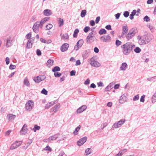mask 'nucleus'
Masks as SVG:
<instances>
[{
  "label": "nucleus",
  "instance_id": "obj_1",
  "mask_svg": "<svg viewBox=\"0 0 156 156\" xmlns=\"http://www.w3.org/2000/svg\"><path fill=\"white\" fill-rule=\"evenodd\" d=\"M135 47V45L129 42H127L121 46V48L122 49L123 54L127 55L132 51L133 48Z\"/></svg>",
  "mask_w": 156,
  "mask_h": 156
},
{
  "label": "nucleus",
  "instance_id": "obj_2",
  "mask_svg": "<svg viewBox=\"0 0 156 156\" xmlns=\"http://www.w3.org/2000/svg\"><path fill=\"white\" fill-rule=\"evenodd\" d=\"M91 34H89L87 36L86 39V43L87 44H91L94 41L95 39H96L95 36L94 35H92Z\"/></svg>",
  "mask_w": 156,
  "mask_h": 156
},
{
  "label": "nucleus",
  "instance_id": "obj_3",
  "mask_svg": "<svg viewBox=\"0 0 156 156\" xmlns=\"http://www.w3.org/2000/svg\"><path fill=\"white\" fill-rule=\"evenodd\" d=\"M34 107V102L31 100L29 101L26 104L25 108L28 111H31Z\"/></svg>",
  "mask_w": 156,
  "mask_h": 156
},
{
  "label": "nucleus",
  "instance_id": "obj_4",
  "mask_svg": "<svg viewBox=\"0 0 156 156\" xmlns=\"http://www.w3.org/2000/svg\"><path fill=\"white\" fill-rule=\"evenodd\" d=\"M138 37H140L138 41V43L140 45H144L148 43V41L147 40V37L146 36H144L141 37L140 36H138Z\"/></svg>",
  "mask_w": 156,
  "mask_h": 156
},
{
  "label": "nucleus",
  "instance_id": "obj_5",
  "mask_svg": "<svg viewBox=\"0 0 156 156\" xmlns=\"http://www.w3.org/2000/svg\"><path fill=\"white\" fill-rule=\"evenodd\" d=\"M100 40L104 42H108L111 41V38L110 36L108 34L101 36L100 38Z\"/></svg>",
  "mask_w": 156,
  "mask_h": 156
},
{
  "label": "nucleus",
  "instance_id": "obj_6",
  "mask_svg": "<svg viewBox=\"0 0 156 156\" xmlns=\"http://www.w3.org/2000/svg\"><path fill=\"white\" fill-rule=\"evenodd\" d=\"M89 62L90 65L93 66L97 67L101 66L100 63L95 60L94 58H92L90 60Z\"/></svg>",
  "mask_w": 156,
  "mask_h": 156
},
{
  "label": "nucleus",
  "instance_id": "obj_7",
  "mask_svg": "<svg viewBox=\"0 0 156 156\" xmlns=\"http://www.w3.org/2000/svg\"><path fill=\"white\" fill-rule=\"evenodd\" d=\"M46 78V76L44 75H39L34 78L33 80L36 83H39L44 80Z\"/></svg>",
  "mask_w": 156,
  "mask_h": 156
},
{
  "label": "nucleus",
  "instance_id": "obj_8",
  "mask_svg": "<svg viewBox=\"0 0 156 156\" xmlns=\"http://www.w3.org/2000/svg\"><path fill=\"white\" fill-rule=\"evenodd\" d=\"M125 119H123L118 122L117 123H115L113 125L112 127L116 128L119 127L125 123Z\"/></svg>",
  "mask_w": 156,
  "mask_h": 156
},
{
  "label": "nucleus",
  "instance_id": "obj_9",
  "mask_svg": "<svg viewBox=\"0 0 156 156\" xmlns=\"http://www.w3.org/2000/svg\"><path fill=\"white\" fill-rule=\"evenodd\" d=\"M83 41L82 39L79 40L77 43L74 47V49L76 51L78 50L81 47L83 43Z\"/></svg>",
  "mask_w": 156,
  "mask_h": 156
},
{
  "label": "nucleus",
  "instance_id": "obj_10",
  "mask_svg": "<svg viewBox=\"0 0 156 156\" xmlns=\"http://www.w3.org/2000/svg\"><path fill=\"white\" fill-rule=\"evenodd\" d=\"M21 141H16L12 144L10 147V150H13L17 148L21 144Z\"/></svg>",
  "mask_w": 156,
  "mask_h": 156
},
{
  "label": "nucleus",
  "instance_id": "obj_11",
  "mask_svg": "<svg viewBox=\"0 0 156 156\" xmlns=\"http://www.w3.org/2000/svg\"><path fill=\"white\" fill-rule=\"evenodd\" d=\"M87 138L86 136H84L79 140L77 142V144L79 146L82 145L87 141Z\"/></svg>",
  "mask_w": 156,
  "mask_h": 156
},
{
  "label": "nucleus",
  "instance_id": "obj_12",
  "mask_svg": "<svg viewBox=\"0 0 156 156\" xmlns=\"http://www.w3.org/2000/svg\"><path fill=\"white\" fill-rule=\"evenodd\" d=\"M69 46V44L67 43L63 44L61 47L60 50L61 51L64 52L66 51Z\"/></svg>",
  "mask_w": 156,
  "mask_h": 156
},
{
  "label": "nucleus",
  "instance_id": "obj_13",
  "mask_svg": "<svg viewBox=\"0 0 156 156\" xmlns=\"http://www.w3.org/2000/svg\"><path fill=\"white\" fill-rule=\"evenodd\" d=\"M60 107V104H58L56 105L54 107H52L51 109V112L54 113L56 112L58 110L59 108Z\"/></svg>",
  "mask_w": 156,
  "mask_h": 156
},
{
  "label": "nucleus",
  "instance_id": "obj_14",
  "mask_svg": "<svg viewBox=\"0 0 156 156\" xmlns=\"http://www.w3.org/2000/svg\"><path fill=\"white\" fill-rule=\"evenodd\" d=\"M87 108L86 105H83L79 108L76 111L77 113H80L85 110Z\"/></svg>",
  "mask_w": 156,
  "mask_h": 156
},
{
  "label": "nucleus",
  "instance_id": "obj_15",
  "mask_svg": "<svg viewBox=\"0 0 156 156\" xmlns=\"http://www.w3.org/2000/svg\"><path fill=\"white\" fill-rule=\"evenodd\" d=\"M38 21L36 22L34 24L33 27V30L36 33H37L39 31V27L37 25H38Z\"/></svg>",
  "mask_w": 156,
  "mask_h": 156
},
{
  "label": "nucleus",
  "instance_id": "obj_16",
  "mask_svg": "<svg viewBox=\"0 0 156 156\" xmlns=\"http://www.w3.org/2000/svg\"><path fill=\"white\" fill-rule=\"evenodd\" d=\"M128 27L127 25L123 26L122 27V34L121 37H123V35L124 34H126L128 32Z\"/></svg>",
  "mask_w": 156,
  "mask_h": 156
},
{
  "label": "nucleus",
  "instance_id": "obj_17",
  "mask_svg": "<svg viewBox=\"0 0 156 156\" xmlns=\"http://www.w3.org/2000/svg\"><path fill=\"white\" fill-rule=\"evenodd\" d=\"M43 13L44 16H50L52 14L51 11L48 9L44 10L43 12Z\"/></svg>",
  "mask_w": 156,
  "mask_h": 156
},
{
  "label": "nucleus",
  "instance_id": "obj_18",
  "mask_svg": "<svg viewBox=\"0 0 156 156\" xmlns=\"http://www.w3.org/2000/svg\"><path fill=\"white\" fill-rule=\"evenodd\" d=\"M12 44V42L11 40V37L10 36L8 38L7 40L6 46L7 47L11 46Z\"/></svg>",
  "mask_w": 156,
  "mask_h": 156
},
{
  "label": "nucleus",
  "instance_id": "obj_19",
  "mask_svg": "<svg viewBox=\"0 0 156 156\" xmlns=\"http://www.w3.org/2000/svg\"><path fill=\"white\" fill-rule=\"evenodd\" d=\"M134 35L131 33V31L129 30V32L126 36V38L128 40H129L131 39Z\"/></svg>",
  "mask_w": 156,
  "mask_h": 156
},
{
  "label": "nucleus",
  "instance_id": "obj_20",
  "mask_svg": "<svg viewBox=\"0 0 156 156\" xmlns=\"http://www.w3.org/2000/svg\"><path fill=\"white\" fill-rule=\"evenodd\" d=\"M128 65L126 63H123L120 68L121 70H125L126 69Z\"/></svg>",
  "mask_w": 156,
  "mask_h": 156
},
{
  "label": "nucleus",
  "instance_id": "obj_21",
  "mask_svg": "<svg viewBox=\"0 0 156 156\" xmlns=\"http://www.w3.org/2000/svg\"><path fill=\"white\" fill-rule=\"evenodd\" d=\"M54 61L53 60L49 59L48 60L47 62V66L50 67L52 66L53 64Z\"/></svg>",
  "mask_w": 156,
  "mask_h": 156
},
{
  "label": "nucleus",
  "instance_id": "obj_22",
  "mask_svg": "<svg viewBox=\"0 0 156 156\" xmlns=\"http://www.w3.org/2000/svg\"><path fill=\"white\" fill-rule=\"evenodd\" d=\"M58 138L57 134H55L53 136H52L48 138V140L50 141H52L56 140Z\"/></svg>",
  "mask_w": 156,
  "mask_h": 156
},
{
  "label": "nucleus",
  "instance_id": "obj_23",
  "mask_svg": "<svg viewBox=\"0 0 156 156\" xmlns=\"http://www.w3.org/2000/svg\"><path fill=\"white\" fill-rule=\"evenodd\" d=\"M27 126L26 124H25L23 126L21 129V131H23L24 132V133H26L27 131Z\"/></svg>",
  "mask_w": 156,
  "mask_h": 156
},
{
  "label": "nucleus",
  "instance_id": "obj_24",
  "mask_svg": "<svg viewBox=\"0 0 156 156\" xmlns=\"http://www.w3.org/2000/svg\"><path fill=\"white\" fill-rule=\"evenodd\" d=\"M81 126V125H79L78 127L76 128L75 129L74 131L73 132V133L74 135H77L78 134L77 132L80 129Z\"/></svg>",
  "mask_w": 156,
  "mask_h": 156
},
{
  "label": "nucleus",
  "instance_id": "obj_25",
  "mask_svg": "<svg viewBox=\"0 0 156 156\" xmlns=\"http://www.w3.org/2000/svg\"><path fill=\"white\" fill-rule=\"evenodd\" d=\"M92 151V150L91 148H88L87 149L85 152V155H88Z\"/></svg>",
  "mask_w": 156,
  "mask_h": 156
},
{
  "label": "nucleus",
  "instance_id": "obj_26",
  "mask_svg": "<svg viewBox=\"0 0 156 156\" xmlns=\"http://www.w3.org/2000/svg\"><path fill=\"white\" fill-rule=\"evenodd\" d=\"M136 13V10H133L132 12H131V14H130L129 18L130 19L132 20L133 19V16L135 15Z\"/></svg>",
  "mask_w": 156,
  "mask_h": 156
},
{
  "label": "nucleus",
  "instance_id": "obj_27",
  "mask_svg": "<svg viewBox=\"0 0 156 156\" xmlns=\"http://www.w3.org/2000/svg\"><path fill=\"white\" fill-rule=\"evenodd\" d=\"M7 117L10 120L14 119L16 118V115L12 114H9L7 115Z\"/></svg>",
  "mask_w": 156,
  "mask_h": 156
},
{
  "label": "nucleus",
  "instance_id": "obj_28",
  "mask_svg": "<svg viewBox=\"0 0 156 156\" xmlns=\"http://www.w3.org/2000/svg\"><path fill=\"white\" fill-rule=\"evenodd\" d=\"M99 34L101 35L103 34H105L107 33L106 30L104 29H100L98 32Z\"/></svg>",
  "mask_w": 156,
  "mask_h": 156
},
{
  "label": "nucleus",
  "instance_id": "obj_29",
  "mask_svg": "<svg viewBox=\"0 0 156 156\" xmlns=\"http://www.w3.org/2000/svg\"><path fill=\"white\" fill-rule=\"evenodd\" d=\"M60 70V68L58 66H55L54 67L52 70V72H56L59 71Z\"/></svg>",
  "mask_w": 156,
  "mask_h": 156
},
{
  "label": "nucleus",
  "instance_id": "obj_30",
  "mask_svg": "<svg viewBox=\"0 0 156 156\" xmlns=\"http://www.w3.org/2000/svg\"><path fill=\"white\" fill-rule=\"evenodd\" d=\"M129 30L131 31V33H132V34H133L134 35L138 32V30L136 28H132Z\"/></svg>",
  "mask_w": 156,
  "mask_h": 156
},
{
  "label": "nucleus",
  "instance_id": "obj_31",
  "mask_svg": "<svg viewBox=\"0 0 156 156\" xmlns=\"http://www.w3.org/2000/svg\"><path fill=\"white\" fill-rule=\"evenodd\" d=\"M147 80L149 81L154 82L156 81V76L148 78H147Z\"/></svg>",
  "mask_w": 156,
  "mask_h": 156
},
{
  "label": "nucleus",
  "instance_id": "obj_32",
  "mask_svg": "<svg viewBox=\"0 0 156 156\" xmlns=\"http://www.w3.org/2000/svg\"><path fill=\"white\" fill-rule=\"evenodd\" d=\"M50 19V17H44L43 19L41 21V22L43 24H44L46 21H48Z\"/></svg>",
  "mask_w": 156,
  "mask_h": 156
},
{
  "label": "nucleus",
  "instance_id": "obj_33",
  "mask_svg": "<svg viewBox=\"0 0 156 156\" xmlns=\"http://www.w3.org/2000/svg\"><path fill=\"white\" fill-rule=\"evenodd\" d=\"M79 32V29H76L74 32L73 37H76L77 36V34Z\"/></svg>",
  "mask_w": 156,
  "mask_h": 156
},
{
  "label": "nucleus",
  "instance_id": "obj_34",
  "mask_svg": "<svg viewBox=\"0 0 156 156\" xmlns=\"http://www.w3.org/2000/svg\"><path fill=\"white\" fill-rule=\"evenodd\" d=\"M59 24V26L61 27V26L63 25L64 23L63 20L61 18H59V20L58 22Z\"/></svg>",
  "mask_w": 156,
  "mask_h": 156
},
{
  "label": "nucleus",
  "instance_id": "obj_35",
  "mask_svg": "<svg viewBox=\"0 0 156 156\" xmlns=\"http://www.w3.org/2000/svg\"><path fill=\"white\" fill-rule=\"evenodd\" d=\"M87 11L85 10H82L80 13V16L82 17H85Z\"/></svg>",
  "mask_w": 156,
  "mask_h": 156
},
{
  "label": "nucleus",
  "instance_id": "obj_36",
  "mask_svg": "<svg viewBox=\"0 0 156 156\" xmlns=\"http://www.w3.org/2000/svg\"><path fill=\"white\" fill-rule=\"evenodd\" d=\"M23 82L24 84L27 86H29L30 85L29 82L27 78H25L24 79Z\"/></svg>",
  "mask_w": 156,
  "mask_h": 156
},
{
  "label": "nucleus",
  "instance_id": "obj_37",
  "mask_svg": "<svg viewBox=\"0 0 156 156\" xmlns=\"http://www.w3.org/2000/svg\"><path fill=\"white\" fill-rule=\"evenodd\" d=\"M156 101V91L154 95L152 98V102L153 103H154Z\"/></svg>",
  "mask_w": 156,
  "mask_h": 156
},
{
  "label": "nucleus",
  "instance_id": "obj_38",
  "mask_svg": "<svg viewBox=\"0 0 156 156\" xmlns=\"http://www.w3.org/2000/svg\"><path fill=\"white\" fill-rule=\"evenodd\" d=\"M41 127L40 126H39L37 125H35L34 126V128L33 129V130L34 132H36L37 130H39Z\"/></svg>",
  "mask_w": 156,
  "mask_h": 156
},
{
  "label": "nucleus",
  "instance_id": "obj_39",
  "mask_svg": "<svg viewBox=\"0 0 156 156\" xmlns=\"http://www.w3.org/2000/svg\"><path fill=\"white\" fill-rule=\"evenodd\" d=\"M52 25L51 24H48L46 26V30H49L52 27Z\"/></svg>",
  "mask_w": 156,
  "mask_h": 156
},
{
  "label": "nucleus",
  "instance_id": "obj_40",
  "mask_svg": "<svg viewBox=\"0 0 156 156\" xmlns=\"http://www.w3.org/2000/svg\"><path fill=\"white\" fill-rule=\"evenodd\" d=\"M134 51L136 53H139L141 51V49L138 47H136L134 50Z\"/></svg>",
  "mask_w": 156,
  "mask_h": 156
},
{
  "label": "nucleus",
  "instance_id": "obj_41",
  "mask_svg": "<svg viewBox=\"0 0 156 156\" xmlns=\"http://www.w3.org/2000/svg\"><path fill=\"white\" fill-rule=\"evenodd\" d=\"M54 74L55 77H58L61 75V74L60 73L56 72H55Z\"/></svg>",
  "mask_w": 156,
  "mask_h": 156
},
{
  "label": "nucleus",
  "instance_id": "obj_42",
  "mask_svg": "<svg viewBox=\"0 0 156 156\" xmlns=\"http://www.w3.org/2000/svg\"><path fill=\"white\" fill-rule=\"evenodd\" d=\"M121 44L122 42L118 40H117L116 41L115 44L117 46H119L121 45Z\"/></svg>",
  "mask_w": 156,
  "mask_h": 156
},
{
  "label": "nucleus",
  "instance_id": "obj_43",
  "mask_svg": "<svg viewBox=\"0 0 156 156\" xmlns=\"http://www.w3.org/2000/svg\"><path fill=\"white\" fill-rule=\"evenodd\" d=\"M89 30H90V27L88 26H86L84 27L83 31L85 33H87Z\"/></svg>",
  "mask_w": 156,
  "mask_h": 156
},
{
  "label": "nucleus",
  "instance_id": "obj_44",
  "mask_svg": "<svg viewBox=\"0 0 156 156\" xmlns=\"http://www.w3.org/2000/svg\"><path fill=\"white\" fill-rule=\"evenodd\" d=\"M33 43H27L26 48L28 49L32 47V45Z\"/></svg>",
  "mask_w": 156,
  "mask_h": 156
},
{
  "label": "nucleus",
  "instance_id": "obj_45",
  "mask_svg": "<svg viewBox=\"0 0 156 156\" xmlns=\"http://www.w3.org/2000/svg\"><path fill=\"white\" fill-rule=\"evenodd\" d=\"M129 15V12L127 11H126L123 13V16L125 17H128Z\"/></svg>",
  "mask_w": 156,
  "mask_h": 156
},
{
  "label": "nucleus",
  "instance_id": "obj_46",
  "mask_svg": "<svg viewBox=\"0 0 156 156\" xmlns=\"http://www.w3.org/2000/svg\"><path fill=\"white\" fill-rule=\"evenodd\" d=\"M41 93L46 95L48 94V91L44 88H43L41 91Z\"/></svg>",
  "mask_w": 156,
  "mask_h": 156
},
{
  "label": "nucleus",
  "instance_id": "obj_47",
  "mask_svg": "<svg viewBox=\"0 0 156 156\" xmlns=\"http://www.w3.org/2000/svg\"><path fill=\"white\" fill-rule=\"evenodd\" d=\"M144 21L146 22H148L150 21V19L148 16H146L144 17Z\"/></svg>",
  "mask_w": 156,
  "mask_h": 156
},
{
  "label": "nucleus",
  "instance_id": "obj_48",
  "mask_svg": "<svg viewBox=\"0 0 156 156\" xmlns=\"http://www.w3.org/2000/svg\"><path fill=\"white\" fill-rule=\"evenodd\" d=\"M44 150L46 151H52L51 148L49 146H47L44 149Z\"/></svg>",
  "mask_w": 156,
  "mask_h": 156
},
{
  "label": "nucleus",
  "instance_id": "obj_49",
  "mask_svg": "<svg viewBox=\"0 0 156 156\" xmlns=\"http://www.w3.org/2000/svg\"><path fill=\"white\" fill-rule=\"evenodd\" d=\"M123 100H119V103L121 104H122L124 102L126 101V96H125V97Z\"/></svg>",
  "mask_w": 156,
  "mask_h": 156
},
{
  "label": "nucleus",
  "instance_id": "obj_50",
  "mask_svg": "<svg viewBox=\"0 0 156 156\" xmlns=\"http://www.w3.org/2000/svg\"><path fill=\"white\" fill-rule=\"evenodd\" d=\"M139 94L134 96L133 98V100L134 101H136L138 100L139 99Z\"/></svg>",
  "mask_w": 156,
  "mask_h": 156
},
{
  "label": "nucleus",
  "instance_id": "obj_51",
  "mask_svg": "<svg viewBox=\"0 0 156 156\" xmlns=\"http://www.w3.org/2000/svg\"><path fill=\"white\" fill-rule=\"evenodd\" d=\"M16 68V66L15 65H13L11 64L9 66V69H14Z\"/></svg>",
  "mask_w": 156,
  "mask_h": 156
},
{
  "label": "nucleus",
  "instance_id": "obj_52",
  "mask_svg": "<svg viewBox=\"0 0 156 156\" xmlns=\"http://www.w3.org/2000/svg\"><path fill=\"white\" fill-rule=\"evenodd\" d=\"M62 37L65 39H67L69 38V36L67 34H66L63 35Z\"/></svg>",
  "mask_w": 156,
  "mask_h": 156
},
{
  "label": "nucleus",
  "instance_id": "obj_53",
  "mask_svg": "<svg viewBox=\"0 0 156 156\" xmlns=\"http://www.w3.org/2000/svg\"><path fill=\"white\" fill-rule=\"evenodd\" d=\"M76 71L75 70H72L70 72V75L71 76H75Z\"/></svg>",
  "mask_w": 156,
  "mask_h": 156
},
{
  "label": "nucleus",
  "instance_id": "obj_54",
  "mask_svg": "<svg viewBox=\"0 0 156 156\" xmlns=\"http://www.w3.org/2000/svg\"><path fill=\"white\" fill-rule=\"evenodd\" d=\"M31 36V33H30L27 34V35H26V37L27 39H29L30 38Z\"/></svg>",
  "mask_w": 156,
  "mask_h": 156
},
{
  "label": "nucleus",
  "instance_id": "obj_55",
  "mask_svg": "<svg viewBox=\"0 0 156 156\" xmlns=\"http://www.w3.org/2000/svg\"><path fill=\"white\" fill-rule=\"evenodd\" d=\"M36 53L38 56H40L41 55V51L39 49H37V50Z\"/></svg>",
  "mask_w": 156,
  "mask_h": 156
},
{
  "label": "nucleus",
  "instance_id": "obj_56",
  "mask_svg": "<svg viewBox=\"0 0 156 156\" xmlns=\"http://www.w3.org/2000/svg\"><path fill=\"white\" fill-rule=\"evenodd\" d=\"M145 95H143L141 96L140 99V101L144 102V98L145 97Z\"/></svg>",
  "mask_w": 156,
  "mask_h": 156
},
{
  "label": "nucleus",
  "instance_id": "obj_57",
  "mask_svg": "<svg viewBox=\"0 0 156 156\" xmlns=\"http://www.w3.org/2000/svg\"><path fill=\"white\" fill-rule=\"evenodd\" d=\"M100 16H98L97 17L96 19V20L95 21V23H98L99 21H100Z\"/></svg>",
  "mask_w": 156,
  "mask_h": 156
},
{
  "label": "nucleus",
  "instance_id": "obj_58",
  "mask_svg": "<svg viewBox=\"0 0 156 156\" xmlns=\"http://www.w3.org/2000/svg\"><path fill=\"white\" fill-rule=\"evenodd\" d=\"M90 24L91 26H94L95 24V22L94 20H91L90 22Z\"/></svg>",
  "mask_w": 156,
  "mask_h": 156
},
{
  "label": "nucleus",
  "instance_id": "obj_59",
  "mask_svg": "<svg viewBox=\"0 0 156 156\" xmlns=\"http://www.w3.org/2000/svg\"><path fill=\"white\" fill-rule=\"evenodd\" d=\"M98 87H103L104 86L103 83L101 82H100L97 83Z\"/></svg>",
  "mask_w": 156,
  "mask_h": 156
},
{
  "label": "nucleus",
  "instance_id": "obj_60",
  "mask_svg": "<svg viewBox=\"0 0 156 156\" xmlns=\"http://www.w3.org/2000/svg\"><path fill=\"white\" fill-rule=\"evenodd\" d=\"M90 79L89 78H88L85 81L84 84L85 85H88L90 83Z\"/></svg>",
  "mask_w": 156,
  "mask_h": 156
},
{
  "label": "nucleus",
  "instance_id": "obj_61",
  "mask_svg": "<svg viewBox=\"0 0 156 156\" xmlns=\"http://www.w3.org/2000/svg\"><path fill=\"white\" fill-rule=\"evenodd\" d=\"M5 61L6 64L8 65L9 63V57H7L5 58Z\"/></svg>",
  "mask_w": 156,
  "mask_h": 156
},
{
  "label": "nucleus",
  "instance_id": "obj_62",
  "mask_svg": "<svg viewBox=\"0 0 156 156\" xmlns=\"http://www.w3.org/2000/svg\"><path fill=\"white\" fill-rule=\"evenodd\" d=\"M105 28L108 30H111L112 29L111 27V25H108L106 26H105Z\"/></svg>",
  "mask_w": 156,
  "mask_h": 156
},
{
  "label": "nucleus",
  "instance_id": "obj_63",
  "mask_svg": "<svg viewBox=\"0 0 156 156\" xmlns=\"http://www.w3.org/2000/svg\"><path fill=\"white\" fill-rule=\"evenodd\" d=\"M94 51L96 53H98L99 51V50L97 47H96L94 48Z\"/></svg>",
  "mask_w": 156,
  "mask_h": 156
},
{
  "label": "nucleus",
  "instance_id": "obj_64",
  "mask_svg": "<svg viewBox=\"0 0 156 156\" xmlns=\"http://www.w3.org/2000/svg\"><path fill=\"white\" fill-rule=\"evenodd\" d=\"M123 153L121 151H120L119 152V153L117 154L115 156H122V155L123 154Z\"/></svg>",
  "mask_w": 156,
  "mask_h": 156
}]
</instances>
